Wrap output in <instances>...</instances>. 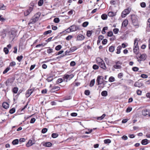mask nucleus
Instances as JSON below:
<instances>
[{"label": "nucleus", "mask_w": 150, "mask_h": 150, "mask_svg": "<svg viewBox=\"0 0 150 150\" xmlns=\"http://www.w3.org/2000/svg\"><path fill=\"white\" fill-rule=\"evenodd\" d=\"M41 15V13L40 12L36 13L34 16L30 20L28 23V24H34L37 22L40 18Z\"/></svg>", "instance_id": "obj_1"}, {"label": "nucleus", "mask_w": 150, "mask_h": 150, "mask_svg": "<svg viewBox=\"0 0 150 150\" xmlns=\"http://www.w3.org/2000/svg\"><path fill=\"white\" fill-rule=\"evenodd\" d=\"M131 19L133 25L136 28H138L139 25L137 16L135 15H132L131 16Z\"/></svg>", "instance_id": "obj_2"}, {"label": "nucleus", "mask_w": 150, "mask_h": 150, "mask_svg": "<svg viewBox=\"0 0 150 150\" xmlns=\"http://www.w3.org/2000/svg\"><path fill=\"white\" fill-rule=\"evenodd\" d=\"M97 63L98 64L99 66L102 69L105 70L106 69V67L105 64L104 62L100 58L98 59V60L97 61Z\"/></svg>", "instance_id": "obj_3"}, {"label": "nucleus", "mask_w": 150, "mask_h": 150, "mask_svg": "<svg viewBox=\"0 0 150 150\" xmlns=\"http://www.w3.org/2000/svg\"><path fill=\"white\" fill-rule=\"evenodd\" d=\"M74 76L71 74L70 75L66 74L64 76L63 79L64 81L66 82H67L68 80H70Z\"/></svg>", "instance_id": "obj_4"}, {"label": "nucleus", "mask_w": 150, "mask_h": 150, "mask_svg": "<svg viewBox=\"0 0 150 150\" xmlns=\"http://www.w3.org/2000/svg\"><path fill=\"white\" fill-rule=\"evenodd\" d=\"M130 10L128 9H126L124 10L121 14V16L122 18L125 17L127 15L129 14L130 12Z\"/></svg>", "instance_id": "obj_5"}, {"label": "nucleus", "mask_w": 150, "mask_h": 150, "mask_svg": "<svg viewBox=\"0 0 150 150\" xmlns=\"http://www.w3.org/2000/svg\"><path fill=\"white\" fill-rule=\"evenodd\" d=\"M80 29L79 26L73 25L70 27V30L71 32L75 31Z\"/></svg>", "instance_id": "obj_6"}, {"label": "nucleus", "mask_w": 150, "mask_h": 150, "mask_svg": "<svg viewBox=\"0 0 150 150\" xmlns=\"http://www.w3.org/2000/svg\"><path fill=\"white\" fill-rule=\"evenodd\" d=\"M103 77L102 76H98L96 81L98 85L100 84L103 83Z\"/></svg>", "instance_id": "obj_7"}, {"label": "nucleus", "mask_w": 150, "mask_h": 150, "mask_svg": "<svg viewBox=\"0 0 150 150\" xmlns=\"http://www.w3.org/2000/svg\"><path fill=\"white\" fill-rule=\"evenodd\" d=\"M150 113V110L149 109H144L142 111V114L144 116H146Z\"/></svg>", "instance_id": "obj_8"}, {"label": "nucleus", "mask_w": 150, "mask_h": 150, "mask_svg": "<svg viewBox=\"0 0 150 150\" xmlns=\"http://www.w3.org/2000/svg\"><path fill=\"white\" fill-rule=\"evenodd\" d=\"M143 84H144L142 82H140L139 81H138L135 83L134 86L135 87L140 88L142 86Z\"/></svg>", "instance_id": "obj_9"}, {"label": "nucleus", "mask_w": 150, "mask_h": 150, "mask_svg": "<svg viewBox=\"0 0 150 150\" xmlns=\"http://www.w3.org/2000/svg\"><path fill=\"white\" fill-rule=\"evenodd\" d=\"M128 21L127 19H125L122 22L121 26V28H122L124 27H126L128 23Z\"/></svg>", "instance_id": "obj_10"}, {"label": "nucleus", "mask_w": 150, "mask_h": 150, "mask_svg": "<svg viewBox=\"0 0 150 150\" xmlns=\"http://www.w3.org/2000/svg\"><path fill=\"white\" fill-rule=\"evenodd\" d=\"M121 68V67L120 65L117 64H115L113 66V67L112 69L113 71H115V69H120Z\"/></svg>", "instance_id": "obj_11"}, {"label": "nucleus", "mask_w": 150, "mask_h": 150, "mask_svg": "<svg viewBox=\"0 0 150 150\" xmlns=\"http://www.w3.org/2000/svg\"><path fill=\"white\" fill-rule=\"evenodd\" d=\"M2 106L3 108H4L5 109H6L9 108V105L7 102H4L2 104Z\"/></svg>", "instance_id": "obj_12"}, {"label": "nucleus", "mask_w": 150, "mask_h": 150, "mask_svg": "<svg viewBox=\"0 0 150 150\" xmlns=\"http://www.w3.org/2000/svg\"><path fill=\"white\" fill-rule=\"evenodd\" d=\"M60 87L58 86H54L51 90V92H54L55 91H57L60 89Z\"/></svg>", "instance_id": "obj_13"}, {"label": "nucleus", "mask_w": 150, "mask_h": 150, "mask_svg": "<svg viewBox=\"0 0 150 150\" xmlns=\"http://www.w3.org/2000/svg\"><path fill=\"white\" fill-rule=\"evenodd\" d=\"M42 144L44 146L49 147L51 146L52 143L50 142H44Z\"/></svg>", "instance_id": "obj_14"}, {"label": "nucleus", "mask_w": 150, "mask_h": 150, "mask_svg": "<svg viewBox=\"0 0 150 150\" xmlns=\"http://www.w3.org/2000/svg\"><path fill=\"white\" fill-rule=\"evenodd\" d=\"M84 38L85 37L83 35H79L77 37V40L79 41L82 40H84Z\"/></svg>", "instance_id": "obj_15"}, {"label": "nucleus", "mask_w": 150, "mask_h": 150, "mask_svg": "<svg viewBox=\"0 0 150 150\" xmlns=\"http://www.w3.org/2000/svg\"><path fill=\"white\" fill-rule=\"evenodd\" d=\"M33 91L32 89L28 90L27 91L26 95L28 97H29L32 93Z\"/></svg>", "instance_id": "obj_16"}, {"label": "nucleus", "mask_w": 150, "mask_h": 150, "mask_svg": "<svg viewBox=\"0 0 150 150\" xmlns=\"http://www.w3.org/2000/svg\"><path fill=\"white\" fill-rule=\"evenodd\" d=\"M139 58L141 59V60H144L146 58V55L145 54H143L139 57Z\"/></svg>", "instance_id": "obj_17"}, {"label": "nucleus", "mask_w": 150, "mask_h": 150, "mask_svg": "<svg viewBox=\"0 0 150 150\" xmlns=\"http://www.w3.org/2000/svg\"><path fill=\"white\" fill-rule=\"evenodd\" d=\"M148 140L147 139H143L141 142V143L142 145H146L148 143Z\"/></svg>", "instance_id": "obj_18"}, {"label": "nucleus", "mask_w": 150, "mask_h": 150, "mask_svg": "<svg viewBox=\"0 0 150 150\" xmlns=\"http://www.w3.org/2000/svg\"><path fill=\"white\" fill-rule=\"evenodd\" d=\"M33 143L32 141L31 140H29L28 143L26 144V146L27 147H29L33 145Z\"/></svg>", "instance_id": "obj_19"}, {"label": "nucleus", "mask_w": 150, "mask_h": 150, "mask_svg": "<svg viewBox=\"0 0 150 150\" xmlns=\"http://www.w3.org/2000/svg\"><path fill=\"white\" fill-rule=\"evenodd\" d=\"M116 15V13L113 12H110L108 13V15L109 17H112Z\"/></svg>", "instance_id": "obj_20"}, {"label": "nucleus", "mask_w": 150, "mask_h": 150, "mask_svg": "<svg viewBox=\"0 0 150 150\" xmlns=\"http://www.w3.org/2000/svg\"><path fill=\"white\" fill-rule=\"evenodd\" d=\"M105 116L106 115L105 114H103L101 116L97 117V119L98 120H102Z\"/></svg>", "instance_id": "obj_21"}, {"label": "nucleus", "mask_w": 150, "mask_h": 150, "mask_svg": "<svg viewBox=\"0 0 150 150\" xmlns=\"http://www.w3.org/2000/svg\"><path fill=\"white\" fill-rule=\"evenodd\" d=\"M138 50L139 47H134L133 49L134 52L136 54H138L139 51Z\"/></svg>", "instance_id": "obj_22"}, {"label": "nucleus", "mask_w": 150, "mask_h": 150, "mask_svg": "<svg viewBox=\"0 0 150 150\" xmlns=\"http://www.w3.org/2000/svg\"><path fill=\"white\" fill-rule=\"evenodd\" d=\"M122 49V47L121 46H118L117 49V51L116 53L117 54H119L120 53V50Z\"/></svg>", "instance_id": "obj_23"}, {"label": "nucleus", "mask_w": 150, "mask_h": 150, "mask_svg": "<svg viewBox=\"0 0 150 150\" xmlns=\"http://www.w3.org/2000/svg\"><path fill=\"white\" fill-rule=\"evenodd\" d=\"M101 94L103 96H106L108 94L107 92L105 91H103L101 92Z\"/></svg>", "instance_id": "obj_24"}, {"label": "nucleus", "mask_w": 150, "mask_h": 150, "mask_svg": "<svg viewBox=\"0 0 150 150\" xmlns=\"http://www.w3.org/2000/svg\"><path fill=\"white\" fill-rule=\"evenodd\" d=\"M108 29V27H104L103 29V30L102 31V33L103 34H105L106 33V32L105 31V30H107Z\"/></svg>", "instance_id": "obj_25"}, {"label": "nucleus", "mask_w": 150, "mask_h": 150, "mask_svg": "<svg viewBox=\"0 0 150 150\" xmlns=\"http://www.w3.org/2000/svg\"><path fill=\"white\" fill-rule=\"evenodd\" d=\"M12 143L13 145L18 144V140L17 139H15L13 141Z\"/></svg>", "instance_id": "obj_26"}, {"label": "nucleus", "mask_w": 150, "mask_h": 150, "mask_svg": "<svg viewBox=\"0 0 150 150\" xmlns=\"http://www.w3.org/2000/svg\"><path fill=\"white\" fill-rule=\"evenodd\" d=\"M95 79H93L90 82V86L91 87H92L93 86L94 84L95 83Z\"/></svg>", "instance_id": "obj_27"}, {"label": "nucleus", "mask_w": 150, "mask_h": 150, "mask_svg": "<svg viewBox=\"0 0 150 150\" xmlns=\"http://www.w3.org/2000/svg\"><path fill=\"white\" fill-rule=\"evenodd\" d=\"M43 0H39L38 2V5L39 6H41L43 5Z\"/></svg>", "instance_id": "obj_28"}, {"label": "nucleus", "mask_w": 150, "mask_h": 150, "mask_svg": "<svg viewBox=\"0 0 150 150\" xmlns=\"http://www.w3.org/2000/svg\"><path fill=\"white\" fill-rule=\"evenodd\" d=\"M10 69V68L9 67H8L3 71V74H5L7 73L8 71Z\"/></svg>", "instance_id": "obj_29"}, {"label": "nucleus", "mask_w": 150, "mask_h": 150, "mask_svg": "<svg viewBox=\"0 0 150 150\" xmlns=\"http://www.w3.org/2000/svg\"><path fill=\"white\" fill-rule=\"evenodd\" d=\"M77 48L76 47L74 46V47H71L70 48V50L71 52H74V51H75L76 50H77Z\"/></svg>", "instance_id": "obj_30"}, {"label": "nucleus", "mask_w": 150, "mask_h": 150, "mask_svg": "<svg viewBox=\"0 0 150 150\" xmlns=\"http://www.w3.org/2000/svg\"><path fill=\"white\" fill-rule=\"evenodd\" d=\"M101 17L103 20H106L107 19V16L106 14H103L102 15Z\"/></svg>", "instance_id": "obj_31"}, {"label": "nucleus", "mask_w": 150, "mask_h": 150, "mask_svg": "<svg viewBox=\"0 0 150 150\" xmlns=\"http://www.w3.org/2000/svg\"><path fill=\"white\" fill-rule=\"evenodd\" d=\"M115 50V47L113 46H111L109 48V51L111 52H113Z\"/></svg>", "instance_id": "obj_32"}, {"label": "nucleus", "mask_w": 150, "mask_h": 150, "mask_svg": "<svg viewBox=\"0 0 150 150\" xmlns=\"http://www.w3.org/2000/svg\"><path fill=\"white\" fill-rule=\"evenodd\" d=\"M13 92L15 93H16L18 91V88L16 87H15L13 89Z\"/></svg>", "instance_id": "obj_33"}, {"label": "nucleus", "mask_w": 150, "mask_h": 150, "mask_svg": "<svg viewBox=\"0 0 150 150\" xmlns=\"http://www.w3.org/2000/svg\"><path fill=\"white\" fill-rule=\"evenodd\" d=\"M23 58V56L22 55H21L20 56H18L17 57V59L19 62H20L22 58Z\"/></svg>", "instance_id": "obj_34"}, {"label": "nucleus", "mask_w": 150, "mask_h": 150, "mask_svg": "<svg viewBox=\"0 0 150 150\" xmlns=\"http://www.w3.org/2000/svg\"><path fill=\"white\" fill-rule=\"evenodd\" d=\"M108 80H109V81L110 82H113L115 80V78L112 76H111L109 78Z\"/></svg>", "instance_id": "obj_35"}, {"label": "nucleus", "mask_w": 150, "mask_h": 150, "mask_svg": "<svg viewBox=\"0 0 150 150\" xmlns=\"http://www.w3.org/2000/svg\"><path fill=\"white\" fill-rule=\"evenodd\" d=\"M62 47V46L60 45H58L55 48L56 50L58 51Z\"/></svg>", "instance_id": "obj_36"}, {"label": "nucleus", "mask_w": 150, "mask_h": 150, "mask_svg": "<svg viewBox=\"0 0 150 150\" xmlns=\"http://www.w3.org/2000/svg\"><path fill=\"white\" fill-rule=\"evenodd\" d=\"M92 31H88L87 32V35L88 37H90L92 34Z\"/></svg>", "instance_id": "obj_37"}, {"label": "nucleus", "mask_w": 150, "mask_h": 150, "mask_svg": "<svg viewBox=\"0 0 150 150\" xmlns=\"http://www.w3.org/2000/svg\"><path fill=\"white\" fill-rule=\"evenodd\" d=\"M51 32H52V30H48L47 31H46L43 34L44 35H47L48 34L51 33Z\"/></svg>", "instance_id": "obj_38"}, {"label": "nucleus", "mask_w": 150, "mask_h": 150, "mask_svg": "<svg viewBox=\"0 0 150 150\" xmlns=\"http://www.w3.org/2000/svg\"><path fill=\"white\" fill-rule=\"evenodd\" d=\"M88 23H89L88 22H85L83 23L82 26L84 27H86L88 25Z\"/></svg>", "instance_id": "obj_39"}, {"label": "nucleus", "mask_w": 150, "mask_h": 150, "mask_svg": "<svg viewBox=\"0 0 150 150\" xmlns=\"http://www.w3.org/2000/svg\"><path fill=\"white\" fill-rule=\"evenodd\" d=\"M53 21L54 23H57L59 22V19L58 18H54Z\"/></svg>", "instance_id": "obj_40"}, {"label": "nucleus", "mask_w": 150, "mask_h": 150, "mask_svg": "<svg viewBox=\"0 0 150 150\" xmlns=\"http://www.w3.org/2000/svg\"><path fill=\"white\" fill-rule=\"evenodd\" d=\"M15 109L14 108H13L11 109L9 111V112L11 114H12L15 112Z\"/></svg>", "instance_id": "obj_41"}, {"label": "nucleus", "mask_w": 150, "mask_h": 150, "mask_svg": "<svg viewBox=\"0 0 150 150\" xmlns=\"http://www.w3.org/2000/svg\"><path fill=\"white\" fill-rule=\"evenodd\" d=\"M104 141L105 144H109L111 142V140L109 139H105Z\"/></svg>", "instance_id": "obj_42"}, {"label": "nucleus", "mask_w": 150, "mask_h": 150, "mask_svg": "<svg viewBox=\"0 0 150 150\" xmlns=\"http://www.w3.org/2000/svg\"><path fill=\"white\" fill-rule=\"evenodd\" d=\"M6 8V6L2 4L0 6V10H5Z\"/></svg>", "instance_id": "obj_43"}, {"label": "nucleus", "mask_w": 150, "mask_h": 150, "mask_svg": "<svg viewBox=\"0 0 150 150\" xmlns=\"http://www.w3.org/2000/svg\"><path fill=\"white\" fill-rule=\"evenodd\" d=\"M119 31V30L118 28H115L113 30V31L115 34H117Z\"/></svg>", "instance_id": "obj_44"}, {"label": "nucleus", "mask_w": 150, "mask_h": 150, "mask_svg": "<svg viewBox=\"0 0 150 150\" xmlns=\"http://www.w3.org/2000/svg\"><path fill=\"white\" fill-rule=\"evenodd\" d=\"M4 51L5 52L6 54H8L9 52V50L6 47H5L4 48Z\"/></svg>", "instance_id": "obj_45"}, {"label": "nucleus", "mask_w": 150, "mask_h": 150, "mask_svg": "<svg viewBox=\"0 0 150 150\" xmlns=\"http://www.w3.org/2000/svg\"><path fill=\"white\" fill-rule=\"evenodd\" d=\"M113 33L112 31H109L108 33V36L109 37H111L113 36Z\"/></svg>", "instance_id": "obj_46"}, {"label": "nucleus", "mask_w": 150, "mask_h": 150, "mask_svg": "<svg viewBox=\"0 0 150 150\" xmlns=\"http://www.w3.org/2000/svg\"><path fill=\"white\" fill-rule=\"evenodd\" d=\"M58 136V134L56 133H53L52 134V137L53 138H56Z\"/></svg>", "instance_id": "obj_47"}, {"label": "nucleus", "mask_w": 150, "mask_h": 150, "mask_svg": "<svg viewBox=\"0 0 150 150\" xmlns=\"http://www.w3.org/2000/svg\"><path fill=\"white\" fill-rule=\"evenodd\" d=\"M64 80V79L63 80L61 78H59L58 79V80L57 81V83H60L62 82Z\"/></svg>", "instance_id": "obj_48"}, {"label": "nucleus", "mask_w": 150, "mask_h": 150, "mask_svg": "<svg viewBox=\"0 0 150 150\" xmlns=\"http://www.w3.org/2000/svg\"><path fill=\"white\" fill-rule=\"evenodd\" d=\"M47 129L46 128H44L41 131L42 133H45L47 132Z\"/></svg>", "instance_id": "obj_49"}, {"label": "nucleus", "mask_w": 150, "mask_h": 150, "mask_svg": "<svg viewBox=\"0 0 150 150\" xmlns=\"http://www.w3.org/2000/svg\"><path fill=\"white\" fill-rule=\"evenodd\" d=\"M142 91L138 89L137 91V93L138 95H141L142 94Z\"/></svg>", "instance_id": "obj_50"}, {"label": "nucleus", "mask_w": 150, "mask_h": 150, "mask_svg": "<svg viewBox=\"0 0 150 150\" xmlns=\"http://www.w3.org/2000/svg\"><path fill=\"white\" fill-rule=\"evenodd\" d=\"M16 63L15 62H11V63H10V65H9V67L10 66L13 67V66H15L16 65Z\"/></svg>", "instance_id": "obj_51"}, {"label": "nucleus", "mask_w": 150, "mask_h": 150, "mask_svg": "<svg viewBox=\"0 0 150 150\" xmlns=\"http://www.w3.org/2000/svg\"><path fill=\"white\" fill-rule=\"evenodd\" d=\"M53 79V78L52 77H49L47 79V80L48 82L52 81Z\"/></svg>", "instance_id": "obj_52"}, {"label": "nucleus", "mask_w": 150, "mask_h": 150, "mask_svg": "<svg viewBox=\"0 0 150 150\" xmlns=\"http://www.w3.org/2000/svg\"><path fill=\"white\" fill-rule=\"evenodd\" d=\"M93 68L94 69H98V66L96 64H94L93 66Z\"/></svg>", "instance_id": "obj_53"}, {"label": "nucleus", "mask_w": 150, "mask_h": 150, "mask_svg": "<svg viewBox=\"0 0 150 150\" xmlns=\"http://www.w3.org/2000/svg\"><path fill=\"white\" fill-rule=\"evenodd\" d=\"M123 76V74L122 73H119L118 75V77L120 79Z\"/></svg>", "instance_id": "obj_54"}, {"label": "nucleus", "mask_w": 150, "mask_h": 150, "mask_svg": "<svg viewBox=\"0 0 150 150\" xmlns=\"http://www.w3.org/2000/svg\"><path fill=\"white\" fill-rule=\"evenodd\" d=\"M141 77L143 78H147L148 77V76L145 74H142L141 75Z\"/></svg>", "instance_id": "obj_55"}, {"label": "nucleus", "mask_w": 150, "mask_h": 150, "mask_svg": "<svg viewBox=\"0 0 150 150\" xmlns=\"http://www.w3.org/2000/svg\"><path fill=\"white\" fill-rule=\"evenodd\" d=\"M141 6L143 8H144L146 7V4L144 2H142L140 4Z\"/></svg>", "instance_id": "obj_56"}, {"label": "nucleus", "mask_w": 150, "mask_h": 150, "mask_svg": "<svg viewBox=\"0 0 150 150\" xmlns=\"http://www.w3.org/2000/svg\"><path fill=\"white\" fill-rule=\"evenodd\" d=\"M53 52V50L52 49L50 48L47 50V53L48 54L51 53Z\"/></svg>", "instance_id": "obj_57"}, {"label": "nucleus", "mask_w": 150, "mask_h": 150, "mask_svg": "<svg viewBox=\"0 0 150 150\" xmlns=\"http://www.w3.org/2000/svg\"><path fill=\"white\" fill-rule=\"evenodd\" d=\"M132 110V108L128 107L127 109L126 112H129Z\"/></svg>", "instance_id": "obj_58"}, {"label": "nucleus", "mask_w": 150, "mask_h": 150, "mask_svg": "<svg viewBox=\"0 0 150 150\" xmlns=\"http://www.w3.org/2000/svg\"><path fill=\"white\" fill-rule=\"evenodd\" d=\"M132 70L134 71H137L139 70V68L137 67H134L132 69Z\"/></svg>", "instance_id": "obj_59"}, {"label": "nucleus", "mask_w": 150, "mask_h": 150, "mask_svg": "<svg viewBox=\"0 0 150 150\" xmlns=\"http://www.w3.org/2000/svg\"><path fill=\"white\" fill-rule=\"evenodd\" d=\"M85 94L86 95H88L90 94V92L88 90H86L85 91Z\"/></svg>", "instance_id": "obj_60"}, {"label": "nucleus", "mask_w": 150, "mask_h": 150, "mask_svg": "<svg viewBox=\"0 0 150 150\" xmlns=\"http://www.w3.org/2000/svg\"><path fill=\"white\" fill-rule=\"evenodd\" d=\"M36 120L34 118H32L30 121V123H33Z\"/></svg>", "instance_id": "obj_61"}, {"label": "nucleus", "mask_w": 150, "mask_h": 150, "mask_svg": "<svg viewBox=\"0 0 150 150\" xmlns=\"http://www.w3.org/2000/svg\"><path fill=\"white\" fill-rule=\"evenodd\" d=\"M107 42V40L106 39H104L102 41V44L103 45H105Z\"/></svg>", "instance_id": "obj_62"}, {"label": "nucleus", "mask_w": 150, "mask_h": 150, "mask_svg": "<svg viewBox=\"0 0 150 150\" xmlns=\"http://www.w3.org/2000/svg\"><path fill=\"white\" fill-rule=\"evenodd\" d=\"M30 13L29 11L27 10L26 11H25L24 13V15L25 16H27Z\"/></svg>", "instance_id": "obj_63"}, {"label": "nucleus", "mask_w": 150, "mask_h": 150, "mask_svg": "<svg viewBox=\"0 0 150 150\" xmlns=\"http://www.w3.org/2000/svg\"><path fill=\"white\" fill-rule=\"evenodd\" d=\"M77 115V114L75 112H73L71 114V115L73 117L76 116Z\"/></svg>", "instance_id": "obj_64"}]
</instances>
